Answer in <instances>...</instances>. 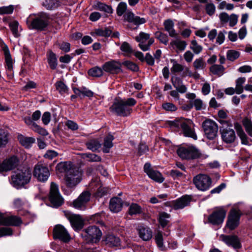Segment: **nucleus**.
Instances as JSON below:
<instances>
[{"mask_svg":"<svg viewBox=\"0 0 252 252\" xmlns=\"http://www.w3.org/2000/svg\"><path fill=\"white\" fill-rule=\"evenodd\" d=\"M246 81V78L240 77L236 81L235 90L237 94H241L243 92L244 87L243 85Z\"/></svg>","mask_w":252,"mask_h":252,"instance_id":"37","label":"nucleus"},{"mask_svg":"<svg viewBox=\"0 0 252 252\" xmlns=\"http://www.w3.org/2000/svg\"><path fill=\"white\" fill-rule=\"evenodd\" d=\"M240 56L239 52L234 50H229L226 52V58L228 60L234 62Z\"/></svg>","mask_w":252,"mask_h":252,"instance_id":"42","label":"nucleus"},{"mask_svg":"<svg viewBox=\"0 0 252 252\" xmlns=\"http://www.w3.org/2000/svg\"><path fill=\"white\" fill-rule=\"evenodd\" d=\"M3 51L4 53L6 68L8 71L11 72L13 69L12 60L11 59L9 51L6 46L3 48Z\"/></svg>","mask_w":252,"mask_h":252,"instance_id":"31","label":"nucleus"},{"mask_svg":"<svg viewBox=\"0 0 252 252\" xmlns=\"http://www.w3.org/2000/svg\"><path fill=\"white\" fill-rule=\"evenodd\" d=\"M242 123L246 131L252 137V121L251 120L246 117L243 120Z\"/></svg>","mask_w":252,"mask_h":252,"instance_id":"44","label":"nucleus"},{"mask_svg":"<svg viewBox=\"0 0 252 252\" xmlns=\"http://www.w3.org/2000/svg\"><path fill=\"white\" fill-rule=\"evenodd\" d=\"M226 211L222 207L215 208L208 217V222L213 225H219L222 223L226 216Z\"/></svg>","mask_w":252,"mask_h":252,"instance_id":"9","label":"nucleus"},{"mask_svg":"<svg viewBox=\"0 0 252 252\" xmlns=\"http://www.w3.org/2000/svg\"><path fill=\"white\" fill-rule=\"evenodd\" d=\"M124 20L129 23H133L135 25L139 26V25L145 23L146 20L143 18H140L136 16L131 11L126 12L124 15Z\"/></svg>","mask_w":252,"mask_h":252,"instance_id":"22","label":"nucleus"},{"mask_svg":"<svg viewBox=\"0 0 252 252\" xmlns=\"http://www.w3.org/2000/svg\"><path fill=\"white\" fill-rule=\"evenodd\" d=\"M129 214L130 215L140 214L142 212L141 207L136 203H132L129 206L128 209Z\"/></svg>","mask_w":252,"mask_h":252,"instance_id":"46","label":"nucleus"},{"mask_svg":"<svg viewBox=\"0 0 252 252\" xmlns=\"http://www.w3.org/2000/svg\"><path fill=\"white\" fill-rule=\"evenodd\" d=\"M171 44L175 46L177 49L181 51H184L187 45L186 41L178 39L172 41Z\"/></svg>","mask_w":252,"mask_h":252,"instance_id":"49","label":"nucleus"},{"mask_svg":"<svg viewBox=\"0 0 252 252\" xmlns=\"http://www.w3.org/2000/svg\"><path fill=\"white\" fill-rule=\"evenodd\" d=\"M89 75L98 77L102 75L103 71L101 68L98 67H94L88 71Z\"/></svg>","mask_w":252,"mask_h":252,"instance_id":"52","label":"nucleus"},{"mask_svg":"<svg viewBox=\"0 0 252 252\" xmlns=\"http://www.w3.org/2000/svg\"><path fill=\"white\" fill-rule=\"evenodd\" d=\"M18 139L20 143L26 148H29L35 142L34 138L25 137L22 135H18Z\"/></svg>","mask_w":252,"mask_h":252,"instance_id":"33","label":"nucleus"},{"mask_svg":"<svg viewBox=\"0 0 252 252\" xmlns=\"http://www.w3.org/2000/svg\"><path fill=\"white\" fill-rule=\"evenodd\" d=\"M82 158L87 159L90 162H98L101 160L100 157L94 154H83L82 155Z\"/></svg>","mask_w":252,"mask_h":252,"instance_id":"41","label":"nucleus"},{"mask_svg":"<svg viewBox=\"0 0 252 252\" xmlns=\"http://www.w3.org/2000/svg\"><path fill=\"white\" fill-rule=\"evenodd\" d=\"M86 236L93 243L99 242L102 237V233L100 229L95 225L88 227L84 230Z\"/></svg>","mask_w":252,"mask_h":252,"instance_id":"15","label":"nucleus"},{"mask_svg":"<svg viewBox=\"0 0 252 252\" xmlns=\"http://www.w3.org/2000/svg\"><path fill=\"white\" fill-rule=\"evenodd\" d=\"M193 66L195 70H203L206 66V63L202 58H199L194 60Z\"/></svg>","mask_w":252,"mask_h":252,"instance_id":"40","label":"nucleus"},{"mask_svg":"<svg viewBox=\"0 0 252 252\" xmlns=\"http://www.w3.org/2000/svg\"><path fill=\"white\" fill-rule=\"evenodd\" d=\"M135 40L139 42V46L143 51L149 50L150 46L153 44L154 39L150 38V34L141 32L139 35L135 37Z\"/></svg>","mask_w":252,"mask_h":252,"instance_id":"14","label":"nucleus"},{"mask_svg":"<svg viewBox=\"0 0 252 252\" xmlns=\"http://www.w3.org/2000/svg\"><path fill=\"white\" fill-rule=\"evenodd\" d=\"M9 142V133L7 130L0 128V148H4Z\"/></svg>","mask_w":252,"mask_h":252,"instance_id":"30","label":"nucleus"},{"mask_svg":"<svg viewBox=\"0 0 252 252\" xmlns=\"http://www.w3.org/2000/svg\"><path fill=\"white\" fill-rule=\"evenodd\" d=\"M237 133L241 140L242 143L245 145L248 144L249 141L248 140V137L241 126H239L237 128Z\"/></svg>","mask_w":252,"mask_h":252,"instance_id":"55","label":"nucleus"},{"mask_svg":"<svg viewBox=\"0 0 252 252\" xmlns=\"http://www.w3.org/2000/svg\"><path fill=\"white\" fill-rule=\"evenodd\" d=\"M65 4L63 0H45L43 2V5L49 10L56 9L62 4Z\"/></svg>","mask_w":252,"mask_h":252,"instance_id":"26","label":"nucleus"},{"mask_svg":"<svg viewBox=\"0 0 252 252\" xmlns=\"http://www.w3.org/2000/svg\"><path fill=\"white\" fill-rule=\"evenodd\" d=\"M82 173L75 169L67 172L64 177L66 186L69 188L75 187L82 180Z\"/></svg>","mask_w":252,"mask_h":252,"instance_id":"8","label":"nucleus"},{"mask_svg":"<svg viewBox=\"0 0 252 252\" xmlns=\"http://www.w3.org/2000/svg\"><path fill=\"white\" fill-rule=\"evenodd\" d=\"M86 146L89 150L95 151L100 148L101 144L97 139H91L86 143Z\"/></svg>","mask_w":252,"mask_h":252,"instance_id":"36","label":"nucleus"},{"mask_svg":"<svg viewBox=\"0 0 252 252\" xmlns=\"http://www.w3.org/2000/svg\"><path fill=\"white\" fill-rule=\"evenodd\" d=\"M105 242L109 247H117L120 245L119 238L113 235H107L105 238Z\"/></svg>","mask_w":252,"mask_h":252,"instance_id":"32","label":"nucleus"},{"mask_svg":"<svg viewBox=\"0 0 252 252\" xmlns=\"http://www.w3.org/2000/svg\"><path fill=\"white\" fill-rule=\"evenodd\" d=\"M120 50L123 52V54L125 56H129L133 52L132 47L130 44L126 42L122 43L120 47Z\"/></svg>","mask_w":252,"mask_h":252,"instance_id":"43","label":"nucleus"},{"mask_svg":"<svg viewBox=\"0 0 252 252\" xmlns=\"http://www.w3.org/2000/svg\"><path fill=\"white\" fill-rule=\"evenodd\" d=\"M91 193L89 191H83L78 198L86 205L89 202L91 198Z\"/></svg>","mask_w":252,"mask_h":252,"instance_id":"53","label":"nucleus"},{"mask_svg":"<svg viewBox=\"0 0 252 252\" xmlns=\"http://www.w3.org/2000/svg\"><path fill=\"white\" fill-rule=\"evenodd\" d=\"M193 182L197 189L201 191L208 189L211 186V179L206 175L199 174L194 177Z\"/></svg>","mask_w":252,"mask_h":252,"instance_id":"10","label":"nucleus"},{"mask_svg":"<svg viewBox=\"0 0 252 252\" xmlns=\"http://www.w3.org/2000/svg\"><path fill=\"white\" fill-rule=\"evenodd\" d=\"M148 176L152 180L159 183H162L164 180L161 174L156 170H152L149 173Z\"/></svg>","mask_w":252,"mask_h":252,"instance_id":"38","label":"nucleus"},{"mask_svg":"<svg viewBox=\"0 0 252 252\" xmlns=\"http://www.w3.org/2000/svg\"><path fill=\"white\" fill-rule=\"evenodd\" d=\"M224 68L221 65L214 64L210 68V71L214 74L221 76L224 72Z\"/></svg>","mask_w":252,"mask_h":252,"instance_id":"39","label":"nucleus"},{"mask_svg":"<svg viewBox=\"0 0 252 252\" xmlns=\"http://www.w3.org/2000/svg\"><path fill=\"white\" fill-rule=\"evenodd\" d=\"M9 26L14 36H19V34L18 32V22L16 21H13L9 23Z\"/></svg>","mask_w":252,"mask_h":252,"instance_id":"57","label":"nucleus"},{"mask_svg":"<svg viewBox=\"0 0 252 252\" xmlns=\"http://www.w3.org/2000/svg\"><path fill=\"white\" fill-rule=\"evenodd\" d=\"M171 62L173 63V65L171 68V71L172 73H179L182 71L184 70V67L183 65L178 63L175 60H171Z\"/></svg>","mask_w":252,"mask_h":252,"instance_id":"51","label":"nucleus"},{"mask_svg":"<svg viewBox=\"0 0 252 252\" xmlns=\"http://www.w3.org/2000/svg\"><path fill=\"white\" fill-rule=\"evenodd\" d=\"M220 237L221 240L228 246H231L235 249L241 247L240 240L236 235H221Z\"/></svg>","mask_w":252,"mask_h":252,"instance_id":"20","label":"nucleus"},{"mask_svg":"<svg viewBox=\"0 0 252 252\" xmlns=\"http://www.w3.org/2000/svg\"><path fill=\"white\" fill-rule=\"evenodd\" d=\"M19 164V160L16 156H13L4 159L0 163V172L8 171L16 168Z\"/></svg>","mask_w":252,"mask_h":252,"instance_id":"16","label":"nucleus"},{"mask_svg":"<svg viewBox=\"0 0 252 252\" xmlns=\"http://www.w3.org/2000/svg\"><path fill=\"white\" fill-rule=\"evenodd\" d=\"M162 108L166 111L174 112L177 109V106L172 103L165 102L162 104Z\"/></svg>","mask_w":252,"mask_h":252,"instance_id":"61","label":"nucleus"},{"mask_svg":"<svg viewBox=\"0 0 252 252\" xmlns=\"http://www.w3.org/2000/svg\"><path fill=\"white\" fill-rule=\"evenodd\" d=\"M32 129L34 132H37L42 136H47L48 134V132L46 129L41 127L37 124L33 126V127H32Z\"/></svg>","mask_w":252,"mask_h":252,"instance_id":"59","label":"nucleus"},{"mask_svg":"<svg viewBox=\"0 0 252 252\" xmlns=\"http://www.w3.org/2000/svg\"><path fill=\"white\" fill-rule=\"evenodd\" d=\"M202 127L208 139L213 140L217 136L218 127L214 121L210 120H206L203 123Z\"/></svg>","mask_w":252,"mask_h":252,"instance_id":"11","label":"nucleus"},{"mask_svg":"<svg viewBox=\"0 0 252 252\" xmlns=\"http://www.w3.org/2000/svg\"><path fill=\"white\" fill-rule=\"evenodd\" d=\"M155 36L160 42L163 43L165 45H166L168 43V37L166 34L158 31L155 33Z\"/></svg>","mask_w":252,"mask_h":252,"instance_id":"54","label":"nucleus"},{"mask_svg":"<svg viewBox=\"0 0 252 252\" xmlns=\"http://www.w3.org/2000/svg\"><path fill=\"white\" fill-rule=\"evenodd\" d=\"M240 217V211L236 209L231 210L228 217L226 225L231 230L236 228L239 223Z\"/></svg>","mask_w":252,"mask_h":252,"instance_id":"17","label":"nucleus"},{"mask_svg":"<svg viewBox=\"0 0 252 252\" xmlns=\"http://www.w3.org/2000/svg\"><path fill=\"white\" fill-rule=\"evenodd\" d=\"M33 176L39 181L45 182L50 176V172L46 166L42 164L38 163L34 166Z\"/></svg>","mask_w":252,"mask_h":252,"instance_id":"13","label":"nucleus"},{"mask_svg":"<svg viewBox=\"0 0 252 252\" xmlns=\"http://www.w3.org/2000/svg\"><path fill=\"white\" fill-rule=\"evenodd\" d=\"M47 61L50 68L55 69L58 65L57 59L56 54L52 51H50L47 55Z\"/></svg>","mask_w":252,"mask_h":252,"instance_id":"34","label":"nucleus"},{"mask_svg":"<svg viewBox=\"0 0 252 252\" xmlns=\"http://www.w3.org/2000/svg\"><path fill=\"white\" fill-rule=\"evenodd\" d=\"M127 9V5L126 2H121L117 8V13L118 16H121L124 14Z\"/></svg>","mask_w":252,"mask_h":252,"instance_id":"60","label":"nucleus"},{"mask_svg":"<svg viewBox=\"0 0 252 252\" xmlns=\"http://www.w3.org/2000/svg\"><path fill=\"white\" fill-rule=\"evenodd\" d=\"M220 122L223 125L220 129L221 138L225 143L230 144L234 142L236 134L234 130L227 126V123L224 120H220Z\"/></svg>","mask_w":252,"mask_h":252,"instance_id":"7","label":"nucleus"},{"mask_svg":"<svg viewBox=\"0 0 252 252\" xmlns=\"http://www.w3.org/2000/svg\"><path fill=\"white\" fill-rule=\"evenodd\" d=\"M139 237L144 241H148L152 237V231L148 227L140 226L138 229Z\"/></svg>","mask_w":252,"mask_h":252,"instance_id":"25","label":"nucleus"},{"mask_svg":"<svg viewBox=\"0 0 252 252\" xmlns=\"http://www.w3.org/2000/svg\"><path fill=\"white\" fill-rule=\"evenodd\" d=\"M14 9V6L13 5L0 7V14H10L13 13Z\"/></svg>","mask_w":252,"mask_h":252,"instance_id":"58","label":"nucleus"},{"mask_svg":"<svg viewBox=\"0 0 252 252\" xmlns=\"http://www.w3.org/2000/svg\"><path fill=\"white\" fill-rule=\"evenodd\" d=\"M121 66L122 64L120 62L112 60L105 63L102 67L106 72L117 74L122 71Z\"/></svg>","mask_w":252,"mask_h":252,"instance_id":"19","label":"nucleus"},{"mask_svg":"<svg viewBox=\"0 0 252 252\" xmlns=\"http://www.w3.org/2000/svg\"><path fill=\"white\" fill-rule=\"evenodd\" d=\"M31 176V170L29 168H25L11 176V183L14 187L20 188L30 182Z\"/></svg>","mask_w":252,"mask_h":252,"instance_id":"4","label":"nucleus"},{"mask_svg":"<svg viewBox=\"0 0 252 252\" xmlns=\"http://www.w3.org/2000/svg\"><path fill=\"white\" fill-rule=\"evenodd\" d=\"M191 199L189 195H186L173 201L172 203V208L175 210L182 209L189 205Z\"/></svg>","mask_w":252,"mask_h":252,"instance_id":"21","label":"nucleus"},{"mask_svg":"<svg viewBox=\"0 0 252 252\" xmlns=\"http://www.w3.org/2000/svg\"><path fill=\"white\" fill-rule=\"evenodd\" d=\"M72 206L75 209L80 210H84L86 208V205L78 198L73 201Z\"/></svg>","mask_w":252,"mask_h":252,"instance_id":"56","label":"nucleus"},{"mask_svg":"<svg viewBox=\"0 0 252 252\" xmlns=\"http://www.w3.org/2000/svg\"><path fill=\"white\" fill-rule=\"evenodd\" d=\"M114 140V136L111 134H109L105 137L103 143V151L105 153L109 152L110 149L111 148L113 145L112 141Z\"/></svg>","mask_w":252,"mask_h":252,"instance_id":"35","label":"nucleus"},{"mask_svg":"<svg viewBox=\"0 0 252 252\" xmlns=\"http://www.w3.org/2000/svg\"><path fill=\"white\" fill-rule=\"evenodd\" d=\"M168 125L172 128H181L185 136L191 137L194 140L197 138L194 128V124L190 119L181 117L169 121Z\"/></svg>","mask_w":252,"mask_h":252,"instance_id":"2","label":"nucleus"},{"mask_svg":"<svg viewBox=\"0 0 252 252\" xmlns=\"http://www.w3.org/2000/svg\"><path fill=\"white\" fill-rule=\"evenodd\" d=\"M171 83L174 87L181 94H184L187 91V87L183 84L182 80L177 76H172L171 79Z\"/></svg>","mask_w":252,"mask_h":252,"instance_id":"23","label":"nucleus"},{"mask_svg":"<svg viewBox=\"0 0 252 252\" xmlns=\"http://www.w3.org/2000/svg\"><path fill=\"white\" fill-rule=\"evenodd\" d=\"M136 103V100L131 97L126 99H116L110 109L118 116L127 117L130 115L132 111L131 107Z\"/></svg>","mask_w":252,"mask_h":252,"instance_id":"1","label":"nucleus"},{"mask_svg":"<svg viewBox=\"0 0 252 252\" xmlns=\"http://www.w3.org/2000/svg\"><path fill=\"white\" fill-rule=\"evenodd\" d=\"M72 167V164L71 163L68 162H61L58 163L56 167L57 171L59 173H65L69 172L72 169H74Z\"/></svg>","mask_w":252,"mask_h":252,"instance_id":"28","label":"nucleus"},{"mask_svg":"<svg viewBox=\"0 0 252 252\" xmlns=\"http://www.w3.org/2000/svg\"><path fill=\"white\" fill-rule=\"evenodd\" d=\"M95 7L97 9L105 11L108 13H112L113 9L110 6L107 5L104 3L101 2H97L95 4Z\"/></svg>","mask_w":252,"mask_h":252,"instance_id":"50","label":"nucleus"},{"mask_svg":"<svg viewBox=\"0 0 252 252\" xmlns=\"http://www.w3.org/2000/svg\"><path fill=\"white\" fill-rule=\"evenodd\" d=\"M64 214L75 230H80L83 227L84 220L80 215L72 214L68 211H64Z\"/></svg>","mask_w":252,"mask_h":252,"instance_id":"12","label":"nucleus"},{"mask_svg":"<svg viewBox=\"0 0 252 252\" xmlns=\"http://www.w3.org/2000/svg\"><path fill=\"white\" fill-rule=\"evenodd\" d=\"M28 28L31 29H35L39 31L44 30L49 25V16L44 13H41L34 18L29 16L26 20Z\"/></svg>","mask_w":252,"mask_h":252,"instance_id":"3","label":"nucleus"},{"mask_svg":"<svg viewBox=\"0 0 252 252\" xmlns=\"http://www.w3.org/2000/svg\"><path fill=\"white\" fill-rule=\"evenodd\" d=\"M170 215L166 213H161L159 215V222L162 227L166 226L169 222Z\"/></svg>","mask_w":252,"mask_h":252,"instance_id":"47","label":"nucleus"},{"mask_svg":"<svg viewBox=\"0 0 252 252\" xmlns=\"http://www.w3.org/2000/svg\"><path fill=\"white\" fill-rule=\"evenodd\" d=\"M163 25L165 30L168 32L170 36L175 37L177 35L176 31L174 29V24L172 20L168 19L165 20Z\"/></svg>","mask_w":252,"mask_h":252,"instance_id":"29","label":"nucleus"},{"mask_svg":"<svg viewBox=\"0 0 252 252\" xmlns=\"http://www.w3.org/2000/svg\"><path fill=\"white\" fill-rule=\"evenodd\" d=\"M123 202L122 200L118 197L111 198L109 202V208L111 211L114 213L120 212L123 207Z\"/></svg>","mask_w":252,"mask_h":252,"instance_id":"24","label":"nucleus"},{"mask_svg":"<svg viewBox=\"0 0 252 252\" xmlns=\"http://www.w3.org/2000/svg\"><path fill=\"white\" fill-rule=\"evenodd\" d=\"M205 10L208 15L212 16L216 11V7L212 3H207L205 5Z\"/></svg>","mask_w":252,"mask_h":252,"instance_id":"63","label":"nucleus"},{"mask_svg":"<svg viewBox=\"0 0 252 252\" xmlns=\"http://www.w3.org/2000/svg\"><path fill=\"white\" fill-rule=\"evenodd\" d=\"M54 237L64 242L69 241L70 235L65 228L62 225H57L54 228Z\"/></svg>","mask_w":252,"mask_h":252,"instance_id":"18","label":"nucleus"},{"mask_svg":"<svg viewBox=\"0 0 252 252\" xmlns=\"http://www.w3.org/2000/svg\"><path fill=\"white\" fill-rule=\"evenodd\" d=\"M56 88L61 94H63L67 92L68 88L65 84L61 81H57L55 83Z\"/></svg>","mask_w":252,"mask_h":252,"instance_id":"48","label":"nucleus"},{"mask_svg":"<svg viewBox=\"0 0 252 252\" xmlns=\"http://www.w3.org/2000/svg\"><path fill=\"white\" fill-rule=\"evenodd\" d=\"M227 32L223 30L220 31L216 37V43L219 45L222 44L225 40V35Z\"/></svg>","mask_w":252,"mask_h":252,"instance_id":"64","label":"nucleus"},{"mask_svg":"<svg viewBox=\"0 0 252 252\" xmlns=\"http://www.w3.org/2000/svg\"><path fill=\"white\" fill-rule=\"evenodd\" d=\"M123 64L126 66L128 69L133 71H137L139 69V67L137 64L130 61H125L123 63Z\"/></svg>","mask_w":252,"mask_h":252,"instance_id":"62","label":"nucleus"},{"mask_svg":"<svg viewBox=\"0 0 252 252\" xmlns=\"http://www.w3.org/2000/svg\"><path fill=\"white\" fill-rule=\"evenodd\" d=\"M189 48L196 55L200 54L203 50L202 46L199 45L195 40L191 41Z\"/></svg>","mask_w":252,"mask_h":252,"instance_id":"45","label":"nucleus"},{"mask_svg":"<svg viewBox=\"0 0 252 252\" xmlns=\"http://www.w3.org/2000/svg\"><path fill=\"white\" fill-rule=\"evenodd\" d=\"M22 221L20 218L15 216L5 217L3 225L18 226L20 225Z\"/></svg>","mask_w":252,"mask_h":252,"instance_id":"27","label":"nucleus"},{"mask_svg":"<svg viewBox=\"0 0 252 252\" xmlns=\"http://www.w3.org/2000/svg\"><path fill=\"white\" fill-rule=\"evenodd\" d=\"M178 156L183 159H190L197 158H206V155L202 154L195 147L191 146L187 147H182L177 150Z\"/></svg>","mask_w":252,"mask_h":252,"instance_id":"5","label":"nucleus"},{"mask_svg":"<svg viewBox=\"0 0 252 252\" xmlns=\"http://www.w3.org/2000/svg\"><path fill=\"white\" fill-rule=\"evenodd\" d=\"M49 199L51 206L55 208L61 206L63 203V198L60 193L58 186L54 182L51 183Z\"/></svg>","mask_w":252,"mask_h":252,"instance_id":"6","label":"nucleus"}]
</instances>
